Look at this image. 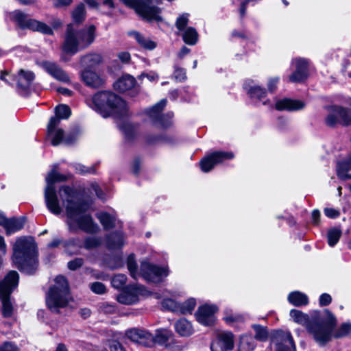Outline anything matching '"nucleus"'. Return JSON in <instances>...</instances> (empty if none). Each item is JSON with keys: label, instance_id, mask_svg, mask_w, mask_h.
I'll use <instances>...</instances> for the list:
<instances>
[{"label": "nucleus", "instance_id": "423d86ee", "mask_svg": "<svg viewBox=\"0 0 351 351\" xmlns=\"http://www.w3.org/2000/svg\"><path fill=\"white\" fill-rule=\"evenodd\" d=\"M54 282L47 294L46 304L51 312L58 313L60 308L67 306L71 297L68 282L64 276H57Z\"/></svg>", "mask_w": 351, "mask_h": 351}, {"label": "nucleus", "instance_id": "f704fd0d", "mask_svg": "<svg viewBox=\"0 0 351 351\" xmlns=\"http://www.w3.org/2000/svg\"><path fill=\"white\" fill-rule=\"evenodd\" d=\"M182 38L187 45H194L198 40V34L195 28L189 27L184 30Z\"/></svg>", "mask_w": 351, "mask_h": 351}, {"label": "nucleus", "instance_id": "0eeeda50", "mask_svg": "<svg viewBox=\"0 0 351 351\" xmlns=\"http://www.w3.org/2000/svg\"><path fill=\"white\" fill-rule=\"evenodd\" d=\"M128 270L133 278H136L141 275L147 281L159 283L164 278L169 275V269L167 267H159L152 265L147 261H143L141 265L140 273L137 271V266L134 256L130 254L127 261Z\"/></svg>", "mask_w": 351, "mask_h": 351}, {"label": "nucleus", "instance_id": "a211bd4d", "mask_svg": "<svg viewBox=\"0 0 351 351\" xmlns=\"http://www.w3.org/2000/svg\"><path fill=\"white\" fill-rule=\"evenodd\" d=\"M234 348V336L231 332H222L217 335V339L212 343V351H228Z\"/></svg>", "mask_w": 351, "mask_h": 351}, {"label": "nucleus", "instance_id": "f3484780", "mask_svg": "<svg viewBox=\"0 0 351 351\" xmlns=\"http://www.w3.org/2000/svg\"><path fill=\"white\" fill-rule=\"evenodd\" d=\"M295 71L289 76L291 82H302L308 75V62L304 58H295L292 61Z\"/></svg>", "mask_w": 351, "mask_h": 351}, {"label": "nucleus", "instance_id": "9d476101", "mask_svg": "<svg viewBox=\"0 0 351 351\" xmlns=\"http://www.w3.org/2000/svg\"><path fill=\"white\" fill-rule=\"evenodd\" d=\"M9 16L11 21L22 29L27 28L45 34H53V30L48 25L35 19H29L26 14L19 10L10 12Z\"/></svg>", "mask_w": 351, "mask_h": 351}, {"label": "nucleus", "instance_id": "393cba45", "mask_svg": "<svg viewBox=\"0 0 351 351\" xmlns=\"http://www.w3.org/2000/svg\"><path fill=\"white\" fill-rule=\"evenodd\" d=\"M244 88L247 95L252 98H256L261 100L265 97L267 95L266 90L263 87L254 84L253 81H246L244 84Z\"/></svg>", "mask_w": 351, "mask_h": 351}, {"label": "nucleus", "instance_id": "49530a36", "mask_svg": "<svg viewBox=\"0 0 351 351\" xmlns=\"http://www.w3.org/2000/svg\"><path fill=\"white\" fill-rule=\"evenodd\" d=\"M127 282V277L124 274H116L111 280L112 287L117 289H121L124 287Z\"/></svg>", "mask_w": 351, "mask_h": 351}, {"label": "nucleus", "instance_id": "7ed1b4c3", "mask_svg": "<svg viewBox=\"0 0 351 351\" xmlns=\"http://www.w3.org/2000/svg\"><path fill=\"white\" fill-rule=\"evenodd\" d=\"M86 103L104 118L112 117L119 119L129 115V109L125 101L110 91L98 92L88 99Z\"/></svg>", "mask_w": 351, "mask_h": 351}, {"label": "nucleus", "instance_id": "774afa93", "mask_svg": "<svg viewBox=\"0 0 351 351\" xmlns=\"http://www.w3.org/2000/svg\"><path fill=\"white\" fill-rule=\"evenodd\" d=\"M190 52V49H189L188 47L184 46L182 47V49H180V52L178 53V56L182 59L184 56H186V54H188Z\"/></svg>", "mask_w": 351, "mask_h": 351}, {"label": "nucleus", "instance_id": "680f3d73", "mask_svg": "<svg viewBox=\"0 0 351 351\" xmlns=\"http://www.w3.org/2000/svg\"><path fill=\"white\" fill-rule=\"evenodd\" d=\"M144 77H146L150 82L157 81L158 79V75L154 71H151L148 73H142L139 75L140 79Z\"/></svg>", "mask_w": 351, "mask_h": 351}, {"label": "nucleus", "instance_id": "e2e57ef3", "mask_svg": "<svg viewBox=\"0 0 351 351\" xmlns=\"http://www.w3.org/2000/svg\"><path fill=\"white\" fill-rule=\"evenodd\" d=\"M118 58L123 63H128L130 60V54L126 51L120 52L118 53Z\"/></svg>", "mask_w": 351, "mask_h": 351}, {"label": "nucleus", "instance_id": "5701e85b", "mask_svg": "<svg viewBox=\"0 0 351 351\" xmlns=\"http://www.w3.org/2000/svg\"><path fill=\"white\" fill-rule=\"evenodd\" d=\"M80 75L82 80L88 86L98 88L103 84L99 75L91 69H84Z\"/></svg>", "mask_w": 351, "mask_h": 351}, {"label": "nucleus", "instance_id": "6e6d98bb", "mask_svg": "<svg viewBox=\"0 0 351 351\" xmlns=\"http://www.w3.org/2000/svg\"><path fill=\"white\" fill-rule=\"evenodd\" d=\"M279 82V77H274L269 79L267 82V89L270 93H273L276 90L277 85Z\"/></svg>", "mask_w": 351, "mask_h": 351}, {"label": "nucleus", "instance_id": "ddd939ff", "mask_svg": "<svg viewBox=\"0 0 351 351\" xmlns=\"http://www.w3.org/2000/svg\"><path fill=\"white\" fill-rule=\"evenodd\" d=\"M148 293V291L142 285H129L117 295V300L121 304L131 305L136 303L141 296H146Z\"/></svg>", "mask_w": 351, "mask_h": 351}, {"label": "nucleus", "instance_id": "69168bd1", "mask_svg": "<svg viewBox=\"0 0 351 351\" xmlns=\"http://www.w3.org/2000/svg\"><path fill=\"white\" fill-rule=\"evenodd\" d=\"M313 223L317 224L320 218V212L318 210H314L311 215Z\"/></svg>", "mask_w": 351, "mask_h": 351}, {"label": "nucleus", "instance_id": "864d4df0", "mask_svg": "<svg viewBox=\"0 0 351 351\" xmlns=\"http://www.w3.org/2000/svg\"><path fill=\"white\" fill-rule=\"evenodd\" d=\"M84 264V259L82 258H76L69 262H68V268L71 270H76L81 267Z\"/></svg>", "mask_w": 351, "mask_h": 351}, {"label": "nucleus", "instance_id": "f8f14e48", "mask_svg": "<svg viewBox=\"0 0 351 351\" xmlns=\"http://www.w3.org/2000/svg\"><path fill=\"white\" fill-rule=\"evenodd\" d=\"M234 157V154L230 152H214L206 155L199 162L201 169L204 173L210 171L216 165L223 163L227 160Z\"/></svg>", "mask_w": 351, "mask_h": 351}, {"label": "nucleus", "instance_id": "bf43d9fd", "mask_svg": "<svg viewBox=\"0 0 351 351\" xmlns=\"http://www.w3.org/2000/svg\"><path fill=\"white\" fill-rule=\"evenodd\" d=\"M332 301L331 296L328 293H323L319 297V304L321 306H327Z\"/></svg>", "mask_w": 351, "mask_h": 351}, {"label": "nucleus", "instance_id": "13d9d810", "mask_svg": "<svg viewBox=\"0 0 351 351\" xmlns=\"http://www.w3.org/2000/svg\"><path fill=\"white\" fill-rule=\"evenodd\" d=\"M324 214L329 218L335 219L339 216L340 213L338 210L332 208H326L324 210Z\"/></svg>", "mask_w": 351, "mask_h": 351}, {"label": "nucleus", "instance_id": "bb28decb", "mask_svg": "<svg viewBox=\"0 0 351 351\" xmlns=\"http://www.w3.org/2000/svg\"><path fill=\"white\" fill-rule=\"evenodd\" d=\"M351 170V154L343 160L337 162V173L338 177L346 180L351 179V175L348 174V171Z\"/></svg>", "mask_w": 351, "mask_h": 351}, {"label": "nucleus", "instance_id": "4d7b16f0", "mask_svg": "<svg viewBox=\"0 0 351 351\" xmlns=\"http://www.w3.org/2000/svg\"><path fill=\"white\" fill-rule=\"evenodd\" d=\"M0 351H19V349L12 343L5 342L0 346Z\"/></svg>", "mask_w": 351, "mask_h": 351}, {"label": "nucleus", "instance_id": "09e8293b", "mask_svg": "<svg viewBox=\"0 0 351 351\" xmlns=\"http://www.w3.org/2000/svg\"><path fill=\"white\" fill-rule=\"evenodd\" d=\"M189 14L184 13L178 17L176 21V26L178 30H184L189 23Z\"/></svg>", "mask_w": 351, "mask_h": 351}, {"label": "nucleus", "instance_id": "3c124183", "mask_svg": "<svg viewBox=\"0 0 351 351\" xmlns=\"http://www.w3.org/2000/svg\"><path fill=\"white\" fill-rule=\"evenodd\" d=\"M173 76L179 82H183L186 79V70L178 66L175 67Z\"/></svg>", "mask_w": 351, "mask_h": 351}, {"label": "nucleus", "instance_id": "2eb2a0df", "mask_svg": "<svg viewBox=\"0 0 351 351\" xmlns=\"http://www.w3.org/2000/svg\"><path fill=\"white\" fill-rule=\"evenodd\" d=\"M125 335L136 343L147 347L153 346V335L145 329L131 328L125 332Z\"/></svg>", "mask_w": 351, "mask_h": 351}, {"label": "nucleus", "instance_id": "1a4fd4ad", "mask_svg": "<svg viewBox=\"0 0 351 351\" xmlns=\"http://www.w3.org/2000/svg\"><path fill=\"white\" fill-rule=\"evenodd\" d=\"M62 175L53 170L46 178L47 186L45 190V199L47 208L54 215H60L62 208L60 205L54 184L64 180Z\"/></svg>", "mask_w": 351, "mask_h": 351}, {"label": "nucleus", "instance_id": "8fccbe9b", "mask_svg": "<svg viewBox=\"0 0 351 351\" xmlns=\"http://www.w3.org/2000/svg\"><path fill=\"white\" fill-rule=\"evenodd\" d=\"M162 306L167 310L178 312V304L172 299H166L162 302Z\"/></svg>", "mask_w": 351, "mask_h": 351}, {"label": "nucleus", "instance_id": "a19ab883", "mask_svg": "<svg viewBox=\"0 0 351 351\" xmlns=\"http://www.w3.org/2000/svg\"><path fill=\"white\" fill-rule=\"evenodd\" d=\"M102 239L99 237H88L83 243V247L86 250L95 249L101 245Z\"/></svg>", "mask_w": 351, "mask_h": 351}, {"label": "nucleus", "instance_id": "cd10ccee", "mask_svg": "<svg viewBox=\"0 0 351 351\" xmlns=\"http://www.w3.org/2000/svg\"><path fill=\"white\" fill-rule=\"evenodd\" d=\"M175 328L176 332L182 337H189L194 332L191 323L184 318L176 322Z\"/></svg>", "mask_w": 351, "mask_h": 351}, {"label": "nucleus", "instance_id": "2f4dec72", "mask_svg": "<svg viewBox=\"0 0 351 351\" xmlns=\"http://www.w3.org/2000/svg\"><path fill=\"white\" fill-rule=\"evenodd\" d=\"M288 301L295 306L306 305L308 299L306 295L300 291H293L288 295Z\"/></svg>", "mask_w": 351, "mask_h": 351}, {"label": "nucleus", "instance_id": "6e6552de", "mask_svg": "<svg viewBox=\"0 0 351 351\" xmlns=\"http://www.w3.org/2000/svg\"><path fill=\"white\" fill-rule=\"evenodd\" d=\"M19 274L15 271H10L0 281V300L2 303L1 313L4 317H10L12 315L14 307L10 300V295L17 287Z\"/></svg>", "mask_w": 351, "mask_h": 351}, {"label": "nucleus", "instance_id": "f257e3e1", "mask_svg": "<svg viewBox=\"0 0 351 351\" xmlns=\"http://www.w3.org/2000/svg\"><path fill=\"white\" fill-rule=\"evenodd\" d=\"M59 197L65 206L70 231L81 230L88 234H96L100 228L90 214L86 213L89 205L77 199L76 193L69 186H62L58 191Z\"/></svg>", "mask_w": 351, "mask_h": 351}, {"label": "nucleus", "instance_id": "7c9ffc66", "mask_svg": "<svg viewBox=\"0 0 351 351\" xmlns=\"http://www.w3.org/2000/svg\"><path fill=\"white\" fill-rule=\"evenodd\" d=\"M129 35L133 37L138 45L145 49L152 50L156 47L155 42L149 38L143 36L138 32H130Z\"/></svg>", "mask_w": 351, "mask_h": 351}, {"label": "nucleus", "instance_id": "c03bdc74", "mask_svg": "<svg viewBox=\"0 0 351 351\" xmlns=\"http://www.w3.org/2000/svg\"><path fill=\"white\" fill-rule=\"evenodd\" d=\"M56 116L54 117H57L59 119V122L62 119H67L71 115V109L66 105H60L58 106L55 109Z\"/></svg>", "mask_w": 351, "mask_h": 351}, {"label": "nucleus", "instance_id": "a878e982", "mask_svg": "<svg viewBox=\"0 0 351 351\" xmlns=\"http://www.w3.org/2000/svg\"><path fill=\"white\" fill-rule=\"evenodd\" d=\"M136 84L135 79L130 75H125L114 83V88L119 92H125L132 89Z\"/></svg>", "mask_w": 351, "mask_h": 351}, {"label": "nucleus", "instance_id": "4c0bfd02", "mask_svg": "<svg viewBox=\"0 0 351 351\" xmlns=\"http://www.w3.org/2000/svg\"><path fill=\"white\" fill-rule=\"evenodd\" d=\"M341 236V230L337 227L331 228L328 230L327 241L330 247L335 246Z\"/></svg>", "mask_w": 351, "mask_h": 351}, {"label": "nucleus", "instance_id": "052dcab7", "mask_svg": "<svg viewBox=\"0 0 351 351\" xmlns=\"http://www.w3.org/2000/svg\"><path fill=\"white\" fill-rule=\"evenodd\" d=\"M109 346L110 351H125L123 346L117 341H110Z\"/></svg>", "mask_w": 351, "mask_h": 351}, {"label": "nucleus", "instance_id": "603ef678", "mask_svg": "<svg viewBox=\"0 0 351 351\" xmlns=\"http://www.w3.org/2000/svg\"><path fill=\"white\" fill-rule=\"evenodd\" d=\"M90 289L97 294H103L106 292V288L105 285L99 282H95L91 284Z\"/></svg>", "mask_w": 351, "mask_h": 351}, {"label": "nucleus", "instance_id": "b1692460", "mask_svg": "<svg viewBox=\"0 0 351 351\" xmlns=\"http://www.w3.org/2000/svg\"><path fill=\"white\" fill-rule=\"evenodd\" d=\"M1 226L8 234L21 230L25 223V217L7 219L4 217Z\"/></svg>", "mask_w": 351, "mask_h": 351}, {"label": "nucleus", "instance_id": "20e7f679", "mask_svg": "<svg viewBox=\"0 0 351 351\" xmlns=\"http://www.w3.org/2000/svg\"><path fill=\"white\" fill-rule=\"evenodd\" d=\"M14 265L27 274H32L38 267L36 245L32 237L19 238L13 246Z\"/></svg>", "mask_w": 351, "mask_h": 351}, {"label": "nucleus", "instance_id": "338daca9", "mask_svg": "<svg viewBox=\"0 0 351 351\" xmlns=\"http://www.w3.org/2000/svg\"><path fill=\"white\" fill-rule=\"evenodd\" d=\"M50 24L54 29H57L62 25V21L59 19L53 17L51 20Z\"/></svg>", "mask_w": 351, "mask_h": 351}, {"label": "nucleus", "instance_id": "4be33fe9", "mask_svg": "<svg viewBox=\"0 0 351 351\" xmlns=\"http://www.w3.org/2000/svg\"><path fill=\"white\" fill-rule=\"evenodd\" d=\"M305 104L300 100L283 99L276 103V108L278 110L296 111L304 108Z\"/></svg>", "mask_w": 351, "mask_h": 351}, {"label": "nucleus", "instance_id": "c756f323", "mask_svg": "<svg viewBox=\"0 0 351 351\" xmlns=\"http://www.w3.org/2000/svg\"><path fill=\"white\" fill-rule=\"evenodd\" d=\"M96 217L105 230H110L116 226L117 219L114 215L106 212H101L97 213Z\"/></svg>", "mask_w": 351, "mask_h": 351}, {"label": "nucleus", "instance_id": "58836bf2", "mask_svg": "<svg viewBox=\"0 0 351 351\" xmlns=\"http://www.w3.org/2000/svg\"><path fill=\"white\" fill-rule=\"evenodd\" d=\"M195 306V300L194 298H189L184 302L178 304V312L182 314H191Z\"/></svg>", "mask_w": 351, "mask_h": 351}, {"label": "nucleus", "instance_id": "aec40b11", "mask_svg": "<svg viewBox=\"0 0 351 351\" xmlns=\"http://www.w3.org/2000/svg\"><path fill=\"white\" fill-rule=\"evenodd\" d=\"M58 125L59 119L51 117L47 126V137L50 139L51 143L53 146H57L61 143L64 135L62 130L56 128Z\"/></svg>", "mask_w": 351, "mask_h": 351}, {"label": "nucleus", "instance_id": "473e14b6", "mask_svg": "<svg viewBox=\"0 0 351 351\" xmlns=\"http://www.w3.org/2000/svg\"><path fill=\"white\" fill-rule=\"evenodd\" d=\"M256 346L254 338L252 336L244 335L240 338L238 351H253Z\"/></svg>", "mask_w": 351, "mask_h": 351}, {"label": "nucleus", "instance_id": "e433bc0d", "mask_svg": "<svg viewBox=\"0 0 351 351\" xmlns=\"http://www.w3.org/2000/svg\"><path fill=\"white\" fill-rule=\"evenodd\" d=\"M171 337V332L165 329L156 330V335H153V345L158 343L163 345L166 343Z\"/></svg>", "mask_w": 351, "mask_h": 351}, {"label": "nucleus", "instance_id": "c9c22d12", "mask_svg": "<svg viewBox=\"0 0 351 351\" xmlns=\"http://www.w3.org/2000/svg\"><path fill=\"white\" fill-rule=\"evenodd\" d=\"M108 247L110 249L119 248L123 245V234L120 232L109 235L107 241Z\"/></svg>", "mask_w": 351, "mask_h": 351}, {"label": "nucleus", "instance_id": "72a5a7b5", "mask_svg": "<svg viewBox=\"0 0 351 351\" xmlns=\"http://www.w3.org/2000/svg\"><path fill=\"white\" fill-rule=\"evenodd\" d=\"M277 335L282 341L279 347H282L286 349L290 348L293 350H295V346L293 337L289 332L278 331L277 332Z\"/></svg>", "mask_w": 351, "mask_h": 351}, {"label": "nucleus", "instance_id": "dca6fc26", "mask_svg": "<svg viewBox=\"0 0 351 351\" xmlns=\"http://www.w3.org/2000/svg\"><path fill=\"white\" fill-rule=\"evenodd\" d=\"M218 308L215 305L204 304L199 306L195 313L197 321L204 326H211L215 323V313Z\"/></svg>", "mask_w": 351, "mask_h": 351}, {"label": "nucleus", "instance_id": "c85d7f7f", "mask_svg": "<svg viewBox=\"0 0 351 351\" xmlns=\"http://www.w3.org/2000/svg\"><path fill=\"white\" fill-rule=\"evenodd\" d=\"M34 79V74L29 71L21 69L17 77L18 86L22 89L28 88Z\"/></svg>", "mask_w": 351, "mask_h": 351}, {"label": "nucleus", "instance_id": "de8ad7c7", "mask_svg": "<svg viewBox=\"0 0 351 351\" xmlns=\"http://www.w3.org/2000/svg\"><path fill=\"white\" fill-rule=\"evenodd\" d=\"M351 332V324L343 323L342 324L338 330L335 332L334 337L337 338H341L348 336Z\"/></svg>", "mask_w": 351, "mask_h": 351}, {"label": "nucleus", "instance_id": "ea45409f", "mask_svg": "<svg viewBox=\"0 0 351 351\" xmlns=\"http://www.w3.org/2000/svg\"><path fill=\"white\" fill-rule=\"evenodd\" d=\"M225 313L226 315L223 319L225 322L228 324L240 323L244 321V317L242 315L233 313L230 309H226Z\"/></svg>", "mask_w": 351, "mask_h": 351}, {"label": "nucleus", "instance_id": "5fc2aeb1", "mask_svg": "<svg viewBox=\"0 0 351 351\" xmlns=\"http://www.w3.org/2000/svg\"><path fill=\"white\" fill-rule=\"evenodd\" d=\"M76 170L82 174L95 173V169L94 166L86 167L81 164L77 165Z\"/></svg>", "mask_w": 351, "mask_h": 351}, {"label": "nucleus", "instance_id": "39448f33", "mask_svg": "<svg viewBox=\"0 0 351 351\" xmlns=\"http://www.w3.org/2000/svg\"><path fill=\"white\" fill-rule=\"evenodd\" d=\"M95 38V25H90L76 31L72 25L69 24L65 32L62 50L63 53L73 56L88 47L94 42Z\"/></svg>", "mask_w": 351, "mask_h": 351}, {"label": "nucleus", "instance_id": "0e129e2a", "mask_svg": "<svg viewBox=\"0 0 351 351\" xmlns=\"http://www.w3.org/2000/svg\"><path fill=\"white\" fill-rule=\"evenodd\" d=\"M72 0H53V4L56 7L67 6L70 5Z\"/></svg>", "mask_w": 351, "mask_h": 351}, {"label": "nucleus", "instance_id": "37998d69", "mask_svg": "<svg viewBox=\"0 0 351 351\" xmlns=\"http://www.w3.org/2000/svg\"><path fill=\"white\" fill-rule=\"evenodd\" d=\"M255 331L254 338L260 341H265L268 338V332L265 327L254 324L252 326Z\"/></svg>", "mask_w": 351, "mask_h": 351}, {"label": "nucleus", "instance_id": "a18cd8bd", "mask_svg": "<svg viewBox=\"0 0 351 351\" xmlns=\"http://www.w3.org/2000/svg\"><path fill=\"white\" fill-rule=\"evenodd\" d=\"M72 16L75 22L81 23L85 19V6L84 4H79L73 11Z\"/></svg>", "mask_w": 351, "mask_h": 351}, {"label": "nucleus", "instance_id": "412c9836", "mask_svg": "<svg viewBox=\"0 0 351 351\" xmlns=\"http://www.w3.org/2000/svg\"><path fill=\"white\" fill-rule=\"evenodd\" d=\"M102 56L97 52H90L80 57V64L84 69H91L101 64Z\"/></svg>", "mask_w": 351, "mask_h": 351}, {"label": "nucleus", "instance_id": "6ab92c4d", "mask_svg": "<svg viewBox=\"0 0 351 351\" xmlns=\"http://www.w3.org/2000/svg\"><path fill=\"white\" fill-rule=\"evenodd\" d=\"M43 67L56 80L64 83L70 82V77L69 75L56 63L52 62H45L43 63Z\"/></svg>", "mask_w": 351, "mask_h": 351}, {"label": "nucleus", "instance_id": "9b49d317", "mask_svg": "<svg viewBox=\"0 0 351 351\" xmlns=\"http://www.w3.org/2000/svg\"><path fill=\"white\" fill-rule=\"evenodd\" d=\"M326 109L327 115L325 122L328 126L335 127L338 124L351 125V111L349 109L340 106H330Z\"/></svg>", "mask_w": 351, "mask_h": 351}, {"label": "nucleus", "instance_id": "f03ea898", "mask_svg": "<svg viewBox=\"0 0 351 351\" xmlns=\"http://www.w3.org/2000/svg\"><path fill=\"white\" fill-rule=\"evenodd\" d=\"M290 316L293 322L305 326L318 344L324 346L331 340L336 319L328 311L323 313L315 311L310 317L299 310L292 309Z\"/></svg>", "mask_w": 351, "mask_h": 351}, {"label": "nucleus", "instance_id": "4468645a", "mask_svg": "<svg viewBox=\"0 0 351 351\" xmlns=\"http://www.w3.org/2000/svg\"><path fill=\"white\" fill-rule=\"evenodd\" d=\"M167 104L166 99H162L152 108L147 110L150 119L155 124L166 128L171 125V119L173 116L172 112L166 114H161V112Z\"/></svg>", "mask_w": 351, "mask_h": 351}, {"label": "nucleus", "instance_id": "79ce46f5", "mask_svg": "<svg viewBox=\"0 0 351 351\" xmlns=\"http://www.w3.org/2000/svg\"><path fill=\"white\" fill-rule=\"evenodd\" d=\"M119 128L127 138L131 139L135 136V128L130 123L123 122L119 125Z\"/></svg>", "mask_w": 351, "mask_h": 351}]
</instances>
